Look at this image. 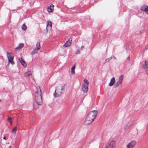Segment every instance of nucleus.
Returning a JSON list of instances; mask_svg holds the SVG:
<instances>
[{
	"instance_id": "30",
	"label": "nucleus",
	"mask_w": 148,
	"mask_h": 148,
	"mask_svg": "<svg viewBox=\"0 0 148 148\" xmlns=\"http://www.w3.org/2000/svg\"><path fill=\"white\" fill-rule=\"evenodd\" d=\"M33 106H34V109H36L37 108V107H35L34 106V105H33Z\"/></svg>"
},
{
	"instance_id": "1",
	"label": "nucleus",
	"mask_w": 148,
	"mask_h": 148,
	"mask_svg": "<svg viewBox=\"0 0 148 148\" xmlns=\"http://www.w3.org/2000/svg\"><path fill=\"white\" fill-rule=\"evenodd\" d=\"M97 110H93L90 112L84 123L85 125H88L91 124L97 116Z\"/></svg>"
},
{
	"instance_id": "26",
	"label": "nucleus",
	"mask_w": 148,
	"mask_h": 148,
	"mask_svg": "<svg viewBox=\"0 0 148 148\" xmlns=\"http://www.w3.org/2000/svg\"><path fill=\"white\" fill-rule=\"evenodd\" d=\"M146 73L148 75V68L145 70Z\"/></svg>"
},
{
	"instance_id": "22",
	"label": "nucleus",
	"mask_w": 148,
	"mask_h": 148,
	"mask_svg": "<svg viewBox=\"0 0 148 148\" xmlns=\"http://www.w3.org/2000/svg\"><path fill=\"white\" fill-rule=\"evenodd\" d=\"M112 59V57H111L108 58L106 59L105 60V62L107 63V62H109Z\"/></svg>"
},
{
	"instance_id": "24",
	"label": "nucleus",
	"mask_w": 148,
	"mask_h": 148,
	"mask_svg": "<svg viewBox=\"0 0 148 148\" xmlns=\"http://www.w3.org/2000/svg\"><path fill=\"white\" fill-rule=\"evenodd\" d=\"M38 50H37V49H34L33 51L31 53V54L32 55L34 54H35L37 52V51Z\"/></svg>"
},
{
	"instance_id": "25",
	"label": "nucleus",
	"mask_w": 148,
	"mask_h": 148,
	"mask_svg": "<svg viewBox=\"0 0 148 148\" xmlns=\"http://www.w3.org/2000/svg\"><path fill=\"white\" fill-rule=\"evenodd\" d=\"M11 119L10 117H9L8 118V121L10 123V124L11 125L12 124V121H11Z\"/></svg>"
},
{
	"instance_id": "13",
	"label": "nucleus",
	"mask_w": 148,
	"mask_h": 148,
	"mask_svg": "<svg viewBox=\"0 0 148 148\" xmlns=\"http://www.w3.org/2000/svg\"><path fill=\"white\" fill-rule=\"evenodd\" d=\"M109 146L111 148H114L115 146V144L114 142H112L110 143Z\"/></svg>"
},
{
	"instance_id": "15",
	"label": "nucleus",
	"mask_w": 148,
	"mask_h": 148,
	"mask_svg": "<svg viewBox=\"0 0 148 148\" xmlns=\"http://www.w3.org/2000/svg\"><path fill=\"white\" fill-rule=\"evenodd\" d=\"M122 83L118 81L117 82H116L114 86V88H116L118 87L120 84H121Z\"/></svg>"
},
{
	"instance_id": "10",
	"label": "nucleus",
	"mask_w": 148,
	"mask_h": 148,
	"mask_svg": "<svg viewBox=\"0 0 148 148\" xmlns=\"http://www.w3.org/2000/svg\"><path fill=\"white\" fill-rule=\"evenodd\" d=\"M19 61L21 64L24 67H25L27 65L25 63V61L23 60L22 58H20L19 59Z\"/></svg>"
},
{
	"instance_id": "9",
	"label": "nucleus",
	"mask_w": 148,
	"mask_h": 148,
	"mask_svg": "<svg viewBox=\"0 0 148 148\" xmlns=\"http://www.w3.org/2000/svg\"><path fill=\"white\" fill-rule=\"evenodd\" d=\"M142 69L144 70H146L148 68V62L147 61H145L144 64L142 66Z\"/></svg>"
},
{
	"instance_id": "18",
	"label": "nucleus",
	"mask_w": 148,
	"mask_h": 148,
	"mask_svg": "<svg viewBox=\"0 0 148 148\" xmlns=\"http://www.w3.org/2000/svg\"><path fill=\"white\" fill-rule=\"evenodd\" d=\"M47 28L49 27H50V28H51L52 27V23L51 22H48L47 23Z\"/></svg>"
},
{
	"instance_id": "8",
	"label": "nucleus",
	"mask_w": 148,
	"mask_h": 148,
	"mask_svg": "<svg viewBox=\"0 0 148 148\" xmlns=\"http://www.w3.org/2000/svg\"><path fill=\"white\" fill-rule=\"evenodd\" d=\"M140 9L141 10L144 11L145 13L148 14V6L146 5H144L141 6Z\"/></svg>"
},
{
	"instance_id": "16",
	"label": "nucleus",
	"mask_w": 148,
	"mask_h": 148,
	"mask_svg": "<svg viewBox=\"0 0 148 148\" xmlns=\"http://www.w3.org/2000/svg\"><path fill=\"white\" fill-rule=\"evenodd\" d=\"M32 74L30 72H27L24 75L25 77H29L30 75H32Z\"/></svg>"
},
{
	"instance_id": "29",
	"label": "nucleus",
	"mask_w": 148,
	"mask_h": 148,
	"mask_svg": "<svg viewBox=\"0 0 148 148\" xmlns=\"http://www.w3.org/2000/svg\"><path fill=\"white\" fill-rule=\"evenodd\" d=\"M84 48V46L82 45L81 47V49H82Z\"/></svg>"
},
{
	"instance_id": "28",
	"label": "nucleus",
	"mask_w": 148,
	"mask_h": 148,
	"mask_svg": "<svg viewBox=\"0 0 148 148\" xmlns=\"http://www.w3.org/2000/svg\"><path fill=\"white\" fill-rule=\"evenodd\" d=\"M54 6L53 4H51L49 8H51L52 7V8H53V7Z\"/></svg>"
},
{
	"instance_id": "23",
	"label": "nucleus",
	"mask_w": 148,
	"mask_h": 148,
	"mask_svg": "<svg viewBox=\"0 0 148 148\" xmlns=\"http://www.w3.org/2000/svg\"><path fill=\"white\" fill-rule=\"evenodd\" d=\"M53 9V8H52V7L49 8V6L48 7V11L49 12H52V10Z\"/></svg>"
},
{
	"instance_id": "32",
	"label": "nucleus",
	"mask_w": 148,
	"mask_h": 148,
	"mask_svg": "<svg viewBox=\"0 0 148 148\" xmlns=\"http://www.w3.org/2000/svg\"><path fill=\"white\" fill-rule=\"evenodd\" d=\"M3 139L5 140H6V138L5 136L3 137Z\"/></svg>"
},
{
	"instance_id": "31",
	"label": "nucleus",
	"mask_w": 148,
	"mask_h": 148,
	"mask_svg": "<svg viewBox=\"0 0 148 148\" xmlns=\"http://www.w3.org/2000/svg\"><path fill=\"white\" fill-rule=\"evenodd\" d=\"M127 60H130V57H128L127 58Z\"/></svg>"
},
{
	"instance_id": "3",
	"label": "nucleus",
	"mask_w": 148,
	"mask_h": 148,
	"mask_svg": "<svg viewBox=\"0 0 148 148\" xmlns=\"http://www.w3.org/2000/svg\"><path fill=\"white\" fill-rule=\"evenodd\" d=\"M65 89V85H63L57 86L53 93V96L55 97H59L64 92Z\"/></svg>"
},
{
	"instance_id": "20",
	"label": "nucleus",
	"mask_w": 148,
	"mask_h": 148,
	"mask_svg": "<svg viewBox=\"0 0 148 148\" xmlns=\"http://www.w3.org/2000/svg\"><path fill=\"white\" fill-rule=\"evenodd\" d=\"M27 27L26 26L25 24H23L22 25L21 28L23 30L25 31Z\"/></svg>"
},
{
	"instance_id": "27",
	"label": "nucleus",
	"mask_w": 148,
	"mask_h": 148,
	"mask_svg": "<svg viewBox=\"0 0 148 148\" xmlns=\"http://www.w3.org/2000/svg\"><path fill=\"white\" fill-rule=\"evenodd\" d=\"M80 50L79 49H78L76 52V54H79L80 53Z\"/></svg>"
},
{
	"instance_id": "17",
	"label": "nucleus",
	"mask_w": 148,
	"mask_h": 148,
	"mask_svg": "<svg viewBox=\"0 0 148 148\" xmlns=\"http://www.w3.org/2000/svg\"><path fill=\"white\" fill-rule=\"evenodd\" d=\"M124 77V75H122L119 78V81L121 83H122L123 80V79Z\"/></svg>"
},
{
	"instance_id": "7",
	"label": "nucleus",
	"mask_w": 148,
	"mask_h": 148,
	"mask_svg": "<svg viewBox=\"0 0 148 148\" xmlns=\"http://www.w3.org/2000/svg\"><path fill=\"white\" fill-rule=\"evenodd\" d=\"M136 143L135 141H132L127 145L126 148H132L135 145Z\"/></svg>"
},
{
	"instance_id": "5",
	"label": "nucleus",
	"mask_w": 148,
	"mask_h": 148,
	"mask_svg": "<svg viewBox=\"0 0 148 148\" xmlns=\"http://www.w3.org/2000/svg\"><path fill=\"white\" fill-rule=\"evenodd\" d=\"M84 82L86 84H83L82 86V90L84 92H87L88 88V86L89 84L88 81L86 79H84Z\"/></svg>"
},
{
	"instance_id": "33",
	"label": "nucleus",
	"mask_w": 148,
	"mask_h": 148,
	"mask_svg": "<svg viewBox=\"0 0 148 148\" xmlns=\"http://www.w3.org/2000/svg\"><path fill=\"white\" fill-rule=\"evenodd\" d=\"M112 58L113 57L114 58V59H116V58L114 56H112Z\"/></svg>"
},
{
	"instance_id": "12",
	"label": "nucleus",
	"mask_w": 148,
	"mask_h": 148,
	"mask_svg": "<svg viewBox=\"0 0 148 148\" xmlns=\"http://www.w3.org/2000/svg\"><path fill=\"white\" fill-rule=\"evenodd\" d=\"M24 46L23 43L20 44L18 46L15 48V50H19L23 47Z\"/></svg>"
},
{
	"instance_id": "6",
	"label": "nucleus",
	"mask_w": 148,
	"mask_h": 148,
	"mask_svg": "<svg viewBox=\"0 0 148 148\" xmlns=\"http://www.w3.org/2000/svg\"><path fill=\"white\" fill-rule=\"evenodd\" d=\"M72 41V38H70L63 45V47H69L71 44V41Z\"/></svg>"
},
{
	"instance_id": "21",
	"label": "nucleus",
	"mask_w": 148,
	"mask_h": 148,
	"mask_svg": "<svg viewBox=\"0 0 148 148\" xmlns=\"http://www.w3.org/2000/svg\"><path fill=\"white\" fill-rule=\"evenodd\" d=\"M16 127H15L12 130V132L14 134H15L16 133Z\"/></svg>"
},
{
	"instance_id": "19",
	"label": "nucleus",
	"mask_w": 148,
	"mask_h": 148,
	"mask_svg": "<svg viewBox=\"0 0 148 148\" xmlns=\"http://www.w3.org/2000/svg\"><path fill=\"white\" fill-rule=\"evenodd\" d=\"M36 49L37 50H39L40 47V43L39 42H38L36 44Z\"/></svg>"
},
{
	"instance_id": "34",
	"label": "nucleus",
	"mask_w": 148,
	"mask_h": 148,
	"mask_svg": "<svg viewBox=\"0 0 148 148\" xmlns=\"http://www.w3.org/2000/svg\"><path fill=\"white\" fill-rule=\"evenodd\" d=\"M1 99H0V102H1Z\"/></svg>"
},
{
	"instance_id": "2",
	"label": "nucleus",
	"mask_w": 148,
	"mask_h": 148,
	"mask_svg": "<svg viewBox=\"0 0 148 148\" xmlns=\"http://www.w3.org/2000/svg\"><path fill=\"white\" fill-rule=\"evenodd\" d=\"M41 94V92L40 88L37 89L35 93V99L36 104L38 105H41L43 103Z\"/></svg>"
},
{
	"instance_id": "4",
	"label": "nucleus",
	"mask_w": 148,
	"mask_h": 148,
	"mask_svg": "<svg viewBox=\"0 0 148 148\" xmlns=\"http://www.w3.org/2000/svg\"><path fill=\"white\" fill-rule=\"evenodd\" d=\"M7 57L8 60V63H11L13 65L14 64V62L13 61L14 56L13 54L11 53L7 52Z\"/></svg>"
},
{
	"instance_id": "11",
	"label": "nucleus",
	"mask_w": 148,
	"mask_h": 148,
	"mask_svg": "<svg viewBox=\"0 0 148 148\" xmlns=\"http://www.w3.org/2000/svg\"><path fill=\"white\" fill-rule=\"evenodd\" d=\"M115 82V78L112 77L110 80V82L109 84L110 86H112L114 84Z\"/></svg>"
},
{
	"instance_id": "14",
	"label": "nucleus",
	"mask_w": 148,
	"mask_h": 148,
	"mask_svg": "<svg viewBox=\"0 0 148 148\" xmlns=\"http://www.w3.org/2000/svg\"><path fill=\"white\" fill-rule=\"evenodd\" d=\"M75 65L73 66L71 69V73L72 74H74L75 73Z\"/></svg>"
}]
</instances>
